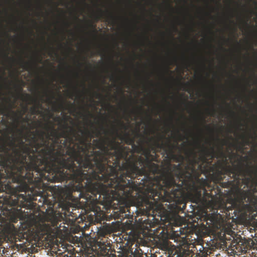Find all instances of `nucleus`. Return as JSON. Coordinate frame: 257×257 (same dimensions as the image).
Instances as JSON below:
<instances>
[{
  "label": "nucleus",
  "instance_id": "a19ab883",
  "mask_svg": "<svg viewBox=\"0 0 257 257\" xmlns=\"http://www.w3.org/2000/svg\"><path fill=\"white\" fill-rule=\"evenodd\" d=\"M94 31V32L95 33H96V29L95 28H94V31Z\"/></svg>",
  "mask_w": 257,
  "mask_h": 257
},
{
  "label": "nucleus",
  "instance_id": "aec40b11",
  "mask_svg": "<svg viewBox=\"0 0 257 257\" xmlns=\"http://www.w3.org/2000/svg\"><path fill=\"white\" fill-rule=\"evenodd\" d=\"M54 120L56 121H58V122H60L61 119L60 117L57 116V117H55Z\"/></svg>",
  "mask_w": 257,
  "mask_h": 257
},
{
  "label": "nucleus",
  "instance_id": "72a5a7b5",
  "mask_svg": "<svg viewBox=\"0 0 257 257\" xmlns=\"http://www.w3.org/2000/svg\"><path fill=\"white\" fill-rule=\"evenodd\" d=\"M205 117H202V120L203 121V122H205Z\"/></svg>",
  "mask_w": 257,
  "mask_h": 257
},
{
  "label": "nucleus",
  "instance_id": "864d4df0",
  "mask_svg": "<svg viewBox=\"0 0 257 257\" xmlns=\"http://www.w3.org/2000/svg\"><path fill=\"white\" fill-rule=\"evenodd\" d=\"M66 25H67V26L68 27L69 26V25H68V23H66Z\"/></svg>",
  "mask_w": 257,
  "mask_h": 257
},
{
  "label": "nucleus",
  "instance_id": "4d7b16f0",
  "mask_svg": "<svg viewBox=\"0 0 257 257\" xmlns=\"http://www.w3.org/2000/svg\"><path fill=\"white\" fill-rule=\"evenodd\" d=\"M18 121H19V119H17V121L18 122Z\"/></svg>",
  "mask_w": 257,
  "mask_h": 257
},
{
  "label": "nucleus",
  "instance_id": "6e6d98bb",
  "mask_svg": "<svg viewBox=\"0 0 257 257\" xmlns=\"http://www.w3.org/2000/svg\"><path fill=\"white\" fill-rule=\"evenodd\" d=\"M91 122V124L93 125V123H92L90 121H89Z\"/></svg>",
  "mask_w": 257,
  "mask_h": 257
},
{
  "label": "nucleus",
  "instance_id": "ddd939ff",
  "mask_svg": "<svg viewBox=\"0 0 257 257\" xmlns=\"http://www.w3.org/2000/svg\"><path fill=\"white\" fill-rule=\"evenodd\" d=\"M145 144V140L144 139H141L139 141L138 144L136 145L135 144L132 146L133 150L134 152L137 153H141L142 150L143 149V145Z\"/></svg>",
  "mask_w": 257,
  "mask_h": 257
},
{
  "label": "nucleus",
  "instance_id": "7ed1b4c3",
  "mask_svg": "<svg viewBox=\"0 0 257 257\" xmlns=\"http://www.w3.org/2000/svg\"><path fill=\"white\" fill-rule=\"evenodd\" d=\"M100 130L106 136L93 141L95 147L99 151H94L91 139L94 137H100L101 131H90L87 128L82 130L80 127L78 128V132L81 136L76 132V136L83 142L76 138L75 149L71 150L75 153L77 166L80 171L85 174L82 181L83 191L91 195V198L106 187L109 173L108 167L112 165L113 160L117 158L115 155L117 153L120 154L123 150L120 142L107 136L110 131L102 125Z\"/></svg>",
  "mask_w": 257,
  "mask_h": 257
},
{
  "label": "nucleus",
  "instance_id": "79ce46f5",
  "mask_svg": "<svg viewBox=\"0 0 257 257\" xmlns=\"http://www.w3.org/2000/svg\"><path fill=\"white\" fill-rule=\"evenodd\" d=\"M82 85H83V88H85V84H84V83H83L82 84Z\"/></svg>",
  "mask_w": 257,
  "mask_h": 257
},
{
  "label": "nucleus",
  "instance_id": "5fc2aeb1",
  "mask_svg": "<svg viewBox=\"0 0 257 257\" xmlns=\"http://www.w3.org/2000/svg\"><path fill=\"white\" fill-rule=\"evenodd\" d=\"M175 29L177 30V28L176 27H175Z\"/></svg>",
  "mask_w": 257,
  "mask_h": 257
},
{
  "label": "nucleus",
  "instance_id": "f8f14e48",
  "mask_svg": "<svg viewBox=\"0 0 257 257\" xmlns=\"http://www.w3.org/2000/svg\"><path fill=\"white\" fill-rule=\"evenodd\" d=\"M32 102L35 103V106L31 108L30 111L32 114H42L43 113L42 111L39 110V108H42V105L40 102L37 99H33Z\"/></svg>",
  "mask_w": 257,
  "mask_h": 257
},
{
  "label": "nucleus",
  "instance_id": "2f4dec72",
  "mask_svg": "<svg viewBox=\"0 0 257 257\" xmlns=\"http://www.w3.org/2000/svg\"><path fill=\"white\" fill-rule=\"evenodd\" d=\"M53 116L52 113H49V118H51Z\"/></svg>",
  "mask_w": 257,
  "mask_h": 257
},
{
  "label": "nucleus",
  "instance_id": "09e8293b",
  "mask_svg": "<svg viewBox=\"0 0 257 257\" xmlns=\"http://www.w3.org/2000/svg\"><path fill=\"white\" fill-rule=\"evenodd\" d=\"M27 96L28 97H30V95H29V94H27Z\"/></svg>",
  "mask_w": 257,
  "mask_h": 257
},
{
  "label": "nucleus",
  "instance_id": "b1692460",
  "mask_svg": "<svg viewBox=\"0 0 257 257\" xmlns=\"http://www.w3.org/2000/svg\"><path fill=\"white\" fill-rule=\"evenodd\" d=\"M74 96V95L72 93H70L69 94V97L72 99L73 98V97Z\"/></svg>",
  "mask_w": 257,
  "mask_h": 257
},
{
  "label": "nucleus",
  "instance_id": "c85d7f7f",
  "mask_svg": "<svg viewBox=\"0 0 257 257\" xmlns=\"http://www.w3.org/2000/svg\"><path fill=\"white\" fill-rule=\"evenodd\" d=\"M169 256H170L172 254H173L172 250H169Z\"/></svg>",
  "mask_w": 257,
  "mask_h": 257
},
{
  "label": "nucleus",
  "instance_id": "9b49d317",
  "mask_svg": "<svg viewBox=\"0 0 257 257\" xmlns=\"http://www.w3.org/2000/svg\"><path fill=\"white\" fill-rule=\"evenodd\" d=\"M109 134L113 138L117 137L119 138L121 141L124 142L126 144L131 145L132 147L135 144V139L131 137L130 134L128 133L125 132L123 134L119 133L118 130L115 126L113 125L112 130L110 131Z\"/></svg>",
  "mask_w": 257,
  "mask_h": 257
},
{
  "label": "nucleus",
  "instance_id": "7c9ffc66",
  "mask_svg": "<svg viewBox=\"0 0 257 257\" xmlns=\"http://www.w3.org/2000/svg\"><path fill=\"white\" fill-rule=\"evenodd\" d=\"M206 127H207V129H208L209 130H210V131H212V129H211V128H210V127L208 125H207V126H206Z\"/></svg>",
  "mask_w": 257,
  "mask_h": 257
},
{
  "label": "nucleus",
  "instance_id": "393cba45",
  "mask_svg": "<svg viewBox=\"0 0 257 257\" xmlns=\"http://www.w3.org/2000/svg\"><path fill=\"white\" fill-rule=\"evenodd\" d=\"M17 131L19 132V133L21 135H22L23 133V130H17Z\"/></svg>",
  "mask_w": 257,
  "mask_h": 257
},
{
  "label": "nucleus",
  "instance_id": "c9c22d12",
  "mask_svg": "<svg viewBox=\"0 0 257 257\" xmlns=\"http://www.w3.org/2000/svg\"><path fill=\"white\" fill-rule=\"evenodd\" d=\"M2 122L3 123H5L6 121L4 119H2Z\"/></svg>",
  "mask_w": 257,
  "mask_h": 257
},
{
  "label": "nucleus",
  "instance_id": "cd10ccee",
  "mask_svg": "<svg viewBox=\"0 0 257 257\" xmlns=\"http://www.w3.org/2000/svg\"><path fill=\"white\" fill-rule=\"evenodd\" d=\"M230 113L232 115H235V113L232 111H230Z\"/></svg>",
  "mask_w": 257,
  "mask_h": 257
},
{
  "label": "nucleus",
  "instance_id": "473e14b6",
  "mask_svg": "<svg viewBox=\"0 0 257 257\" xmlns=\"http://www.w3.org/2000/svg\"><path fill=\"white\" fill-rule=\"evenodd\" d=\"M96 95H97V96H98V97H99V96H101V95L100 94L98 93H96Z\"/></svg>",
  "mask_w": 257,
  "mask_h": 257
},
{
  "label": "nucleus",
  "instance_id": "58836bf2",
  "mask_svg": "<svg viewBox=\"0 0 257 257\" xmlns=\"http://www.w3.org/2000/svg\"><path fill=\"white\" fill-rule=\"evenodd\" d=\"M197 145H198L199 146H200V142H197Z\"/></svg>",
  "mask_w": 257,
  "mask_h": 257
},
{
  "label": "nucleus",
  "instance_id": "e433bc0d",
  "mask_svg": "<svg viewBox=\"0 0 257 257\" xmlns=\"http://www.w3.org/2000/svg\"><path fill=\"white\" fill-rule=\"evenodd\" d=\"M180 157L181 160H183L184 159V157L182 156H180Z\"/></svg>",
  "mask_w": 257,
  "mask_h": 257
},
{
  "label": "nucleus",
  "instance_id": "5701e85b",
  "mask_svg": "<svg viewBox=\"0 0 257 257\" xmlns=\"http://www.w3.org/2000/svg\"><path fill=\"white\" fill-rule=\"evenodd\" d=\"M177 134L179 135V137H180V140H182L183 139H184V137H183L179 133V132H177Z\"/></svg>",
  "mask_w": 257,
  "mask_h": 257
},
{
  "label": "nucleus",
  "instance_id": "c756f323",
  "mask_svg": "<svg viewBox=\"0 0 257 257\" xmlns=\"http://www.w3.org/2000/svg\"><path fill=\"white\" fill-rule=\"evenodd\" d=\"M5 56L7 58H9V56H8V53H6L5 54Z\"/></svg>",
  "mask_w": 257,
  "mask_h": 257
},
{
  "label": "nucleus",
  "instance_id": "1a4fd4ad",
  "mask_svg": "<svg viewBox=\"0 0 257 257\" xmlns=\"http://www.w3.org/2000/svg\"><path fill=\"white\" fill-rule=\"evenodd\" d=\"M165 138V136H161L158 139L153 137L147 138V141H145V143L148 144L149 147L146 148L144 144L142 152H147L151 154V151H153V153L156 155L157 150L162 149L166 154L167 158L175 157L173 150L176 147V145L171 144L169 139H167V142L164 143L162 140Z\"/></svg>",
  "mask_w": 257,
  "mask_h": 257
},
{
  "label": "nucleus",
  "instance_id": "f03ea898",
  "mask_svg": "<svg viewBox=\"0 0 257 257\" xmlns=\"http://www.w3.org/2000/svg\"><path fill=\"white\" fill-rule=\"evenodd\" d=\"M29 143L21 137H0V198L3 204L12 207L11 221L17 222L22 219V208L33 210L36 207L34 201L40 193L35 187L39 165L38 151L42 145L36 137V131Z\"/></svg>",
  "mask_w": 257,
  "mask_h": 257
},
{
  "label": "nucleus",
  "instance_id": "2eb2a0df",
  "mask_svg": "<svg viewBox=\"0 0 257 257\" xmlns=\"http://www.w3.org/2000/svg\"><path fill=\"white\" fill-rule=\"evenodd\" d=\"M106 14L107 20H110L112 21H114L115 20V18L111 13L107 12Z\"/></svg>",
  "mask_w": 257,
  "mask_h": 257
},
{
  "label": "nucleus",
  "instance_id": "f704fd0d",
  "mask_svg": "<svg viewBox=\"0 0 257 257\" xmlns=\"http://www.w3.org/2000/svg\"><path fill=\"white\" fill-rule=\"evenodd\" d=\"M12 113L15 115H17V113L14 112V111H12Z\"/></svg>",
  "mask_w": 257,
  "mask_h": 257
},
{
  "label": "nucleus",
  "instance_id": "0eeeda50",
  "mask_svg": "<svg viewBox=\"0 0 257 257\" xmlns=\"http://www.w3.org/2000/svg\"><path fill=\"white\" fill-rule=\"evenodd\" d=\"M153 194L151 193H145V189H134L129 191L126 190V186H120L119 187H112L111 188L105 187L99 191L96 196H94L90 200L87 202L99 203L107 206H111L113 202L116 201L117 204L123 203L127 199L134 197V193L136 195L141 194L142 201L145 204L146 208L145 213L147 215L153 216L152 213H154V211L163 206L162 203L167 202L169 203L168 208L173 209H185L186 207L185 197H183L182 201L177 202V198L173 197V193L175 192L171 187L163 186L161 188L153 187Z\"/></svg>",
  "mask_w": 257,
  "mask_h": 257
},
{
  "label": "nucleus",
  "instance_id": "4468645a",
  "mask_svg": "<svg viewBox=\"0 0 257 257\" xmlns=\"http://www.w3.org/2000/svg\"><path fill=\"white\" fill-rule=\"evenodd\" d=\"M21 66L23 68L28 70L31 67V64L30 63L25 61L24 59H21Z\"/></svg>",
  "mask_w": 257,
  "mask_h": 257
},
{
  "label": "nucleus",
  "instance_id": "f3484780",
  "mask_svg": "<svg viewBox=\"0 0 257 257\" xmlns=\"http://www.w3.org/2000/svg\"><path fill=\"white\" fill-rule=\"evenodd\" d=\"M249 143V139L246 138L244 136H242V148L245 145H248Z\"/></svg>",
  "mask_w": 257,
  "mask_h": 257
},
{
  "label": "nucleus",
  "instance_id": "a18cd8bd",
  "mask_svg": "<svg viewBox=\"0 0 257 257\" xmlns=\"http://www.w3.org/2000/svg\"><path fill=\"white\" fill-rule=\"evenodd\" d=\"M22 115H23V114H20V118H21L22 117Z\"/></svg>",
  "mask_w": 257,
  "mask_h": 257
},
{
  "label": "nucleus",
  "instance_id": "a878e982",
  "mask_svg": "<svg viewBox=\"0 0 257 257\" xmlns=\"http://www.w3.org/2000/svg\"><path fill=\"white\" fill-rule=\"evenodd\" d=\"M27 110H28L27 107L26 106H25L24 108V112H26L27 111Z\"/></svg>",
  "mask_w": 257,
  "mask_h": 257
},
{
  "label": "nucleus",
  "instance_id": "4c0bfd02",
  "mask_svg": "<svg viewBox=\"0 0 257 257\" xmlns=\"http://www.w3.org/2000/svg\"><path fill=\"white\" fill-rule=\"evenodd\" d=\"M60 106L62 108L63 107V103L62 102L60 104Z\"/></svg>",
  "mask_w": 257,
  "mask_h": 257
},
{
  "label": "nucleus",
  "instance_id": "c03bdc74",
  "mask_svg": "<svg viewBox=\"0 0 257 257\" xmlns=\"http://www.w3.org/2000/svg\"><path fill=\"white\" fill-rule=\"evenodd\" d=\"M213 112L214 113L215 112V110L214 109H213Z\"/></svg>",
  "mask_w": 257,
  "mask_h": 257
},
{
  "label": "nucleus",
  "instance_id": "6ab92c4d",
  "mask_svg": "<svg viewBox=\"0 0 257 257\" xmlns=\"http://www.w3.org/2000/svg\"><path fill=\"white\" fill-rule=\"evenodd\" d=\"M92 211L94 212V215H96L98 212L100 211V207H96V208L95 207H93V210Z\"/></svg>",
  "mask_w": 257,
  "mask_h": 257
},
{
  "label": "nucleus",
  "instance_id": "20e7f679",
  "mask_svg": "<svg viewBox=\"0 0 257 257\" xmlns=\"http://www.w3.org/2000/svg\"><path fill=\"white\" fill-rule=\"evenodd\" d=\"M122 151L116 154L112 165L108 167L109 173L105 184L106 187L126 186L128 191L134 189H145L146 194H153V188H161L165 186L163 178L167 170V166L160 168L153 161H157L156 155L147 152H142L145 158L137 156L128 147L121 144Z\"/></svg>",
  "mask_w": 257,
  "mask_h": 257
},
{
  "label": "nucleus",
  "instance_id": "a211bd4d",
  "mask_svg": "<svg viewBox=\"0 0 257 257\" xmlns=\"http://www.w3.org/2000/svg\"><path fill=\"white\" fill-rule=\"evenodd\" d=\"M118 123L121 126V127L124 129L125 131H126L128 128V126L125 124L121 120H118Z\"/></svg>",
  "mask_w": 257,
  "mask_h": 257
},
{
  "label": "nucleus",
  "instance_id": "37998d69",
  "mask_svg": "<svg viewBox=\"0 0 257 257\" xmlns=\"http://www.w3.org/2000/svg\"><path fill=\"white\" fill-rule=\"evenodd\" d=\"M185 233H184V232H183V231H181V234H185Z\"/></svg>",
  "mask_w": 257,
  "mask_h": 257
},
{
  "label": "nucleus",
  "instance_id": "8fccbe9b",
  "mask_svg": "<svg viewBox=\"0 0 257 257\" xmlns=\"http://www.w3.org/2000/svg\"><path fill=\"white\" fill-rule=\"evenodd\" d=\"M69 50L71 51V50H72V49H71V48H69Z\"/></svg>",
  "mask_w": 257,
  "mask_h": 257
},
{
  "label": "nucleus",
  "instance_id": "dca6fc26",
  "mask_svg": "<svg viewBox=\"0 0 257 257\" xmlns=\"http://www.w3.org/2000/svg\"><path fill=\"white\" fill-rule=\"evenodd\" d=\"M100 14L98 15H96L94 16L95 20L96 22L99 21L104 15V12L101 10H99Z\"/></svg>",
  "mask_w": 257,
  "mask_h": 257
},
{
  "label": "nucleus",
  "instance_id": "13d9d810",
  "mask_svg": "<svg viewBox=\"0 0 257 257\" xmlns=\"http://www.w3.org/2000/svg\"><path fill=\"white\" fill-rule=\"evenodd\" d=\"M76 210V209H74V210ZM73 210H74V209H72V211H73Z\"/></svg>",
  "mask_w": 257,
  "mask_h": 257
},
{
  "label": "nucleus",
  "instance_id": "423d86ee",
  "mask_svg": "<svg viewBox=\"0 0 257 257\" xmlns=\"http://www.w3.org/2000/svg\"><path fill=\"white\" fill-rule=\"evenodd\" d=\"M248 161L247 156L240 157L238 164L227 165V161H218L214 166L215 174L218 181H223L222 176L227 175L233 179L222 183V186L227 188L235 186L237 190L234 194L235 200L240 206L241 213L257 212V164L253 165L251 162L244 165L242 161Z\"/></svg>",
  "mask_w": 257,
  "mask_h": 257
},
{
  "label": "nucleus",
  "instance_id": "bb28decb",
  "mask_svg": "<svg viewBox=\"0 0 257 257\" xmlns=\"http://www.w3.org/2000/svg\"><path fill=\"white\" fill-rule=\"evenodd\" d=\"M87 114H88V115L89 116H91V117H92V116H93V115H92L91 113H90L88 110H87Z\"/></svg>",
  "mask_w": 257,
  "mask_h": 257
},
{
  "label": "nucleus",
  "instance_id": "3c124183",
  "mask_svg": "<svg viewBox=\"0 0 257 257\" xmlns=\"http://www.w3.org/2000/svg\"><path fill=\"white\" fill-rule=\"evenodd\" d=\"M169 7L172 8L170 5H168Z\"/></svg>",
  "mask_w": 257,
  "mask_h": 257
},
{
  "label": "nucleus",
  "instance_id": "9d476101",
  "mask_svg": "<svg viewBox=\"0 0 257 257\" xmlns=\"http://www.w3.org/2000/svg\"><path fill=\"white\" fill-rule=\"evenodd\" d=\"M215 157V151L213 148L208 149L202 147L200 151L199 159L203 163L205 168H207V173H209L212 168L211 167L212 160Z\"/></svg>",
  "mask_w": 257,
  "mask_h": 257
},
{
  "label": "nucleus",
  "instance_id": "49530a36",
  "mask_svg": "<svg viewBox=\"0 0 257 257\" xmlns=\"http://www.w3.org/2000/svg\"><path fill=\"white\" fill-rule=\"evenodd\" d=\"M244 23H245V25H246V26L247 25V23L246 22H245Z\"/></svg>",
  "mask_w": 257,
  "mask_h": 257
},
{
  "label": "nucleus",
  "instance_id": "f257e3e1",
  "mask_svg": "<svg viewBox=\"0 0 257 257\" xmlns=\"http://www.w3.org/2000/svg\"><path fill=\"white\" fill-rule=\"evenodd\" d=\"M37 136L41 140L39 144L44 143L40 147L38 155V170L35 178V187L40 189L44 185L43 181L63 182L69 181V190L61 188L51 196L40 197L38 207H44L46 215L39 221L35 222L27 231L23 234V239L26 241L36 240L43 238L55 230L59 231L66 227L59 222L72 217V220L77 218V215L70 208L72 200V192H79V198L86 201L90 200L91 195L84 193L82 184L83 177L85 176L77 166L76 159H70L67 150L62 141L47 136L46 132L37 130Z\"/></svg>",
  "mask_w": 257,
  "mask_h": 257
},
{
  "label": "nucleus",
  "instance_id": "ea45409f",
  "mask_svg": "<svg viewBox=\"0 0 257 257\" xmlns=\"http://www.w3.org/2000/svg\"><path fill=\"white\" fill-rule=\"evenodd\" d=\"M137 136L138 137H140V136H141V135H140L139 133H137Z\"/></svg>",
  "mask_w": 257,
  "mask_h": 257
},
{
  "label": "nucleus",
  "instance_id": "de8ad7c7",
  "mask_svg": "<svg viewBox=\"0 0 257 257\" xmlns=\"http://www.w3.org/2000/svg\"><path fill=\"white\" fill-rule=\"evenodd\" d=\"M168 71H169L171 73H172V71H170L168 69Z\"/></svg>",
  "mask_w": 257,
  "mask_h": 257
},
{
  "label": "nucleus",
  "instance_id": "39448f33",
  "mask_svg": "<svg viewBox=\"0 0 257 257\" xmlns=\"http://www.w3.org/2000/svg\"><path fill=\"white\" fill-rule=\"evenodd\" d=\"M187 163L183 168L181 164H171L168 161L167 170L163 176L165 186L171 187L175 192L173 197L177 202L182 201L186 192L192 193L197 202L204 201L207 198H212V195L207 192L205 187L208 185L206 179L200 178L202 174H207V168H205L199 157L197 158L194 150H186Z\"/></svg>",
  "mask_w": 257,
  "mask_h": 257
},
{
  "label": "nucleus",
  "instance_id": "4be33fe9",
  "mask_svg": "<svg viewBox=\"0 0 257 257\" xmlns=\"http://www.w3.org/2000/svg\"><path fill=\"white\" fill-rule=\"evenodd\" d=\"M4 114V109L0 106V114Z\"/></svg>",
  "mask_w": 257,
  "mask_h": 257
},
{
  "label": "nucleus",
  "instance_id": "412c9836",
  "mask_svg": "<svg viewBox=\"0 0 257 257\" xmlns=\"http://www.w3.org/2000/svg\"><path fill=\"white\" fill-rule=\"evenodd\" d=\"M30 118L28 117H25L23 119V122H28L30 121Z\"/></svg>",
  "mask_w": 257,
  "mask_h": 257
},
{
  "label": "nucleus",
  "instance_id": "603ef678",
  "mask_svg": "<svg viewBox=\"0 0 257 257\" xmlns=\"http://www.w3.org/2000/svg\"><path fill=\"white\" fill-rule=\"evenodd\" d=\"M54 98V96H53V95H52V98Z\"/></svg>",
  "mask_w": 257,
  "mask_h": 257
},
{
  "label": "nucleus",
  "instance_id": "6e6552de",
  "mask_svg": "<svg viewBox=\"0 0 257 257\" xmlns=\"http://www.w3.org/2000/svg\"><path fill=\"white\" fill-rule=\"evenodd\" d=\"M66 121L67 119L65 118L64 123L61 126L62 130L60 133L55 128L51 123L50 124H49L50 121L43 124L39 120L34 121L33 122L32 128L36 127L44 128L46 131L47 136L49 138L52 137L56 138L57 140L62 141L69 155L68 158L71 160L75 159V153H73L71 150L73 148L75 149L74 144L76 138L82 142L83 141L79 137L76 136V130L73 127L69 126Z\"/></svg>",
  "mask_w": 257,
  "mask_h": 257
}]
</instances>
